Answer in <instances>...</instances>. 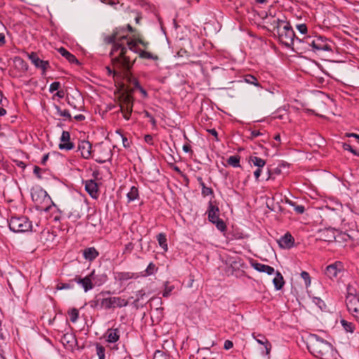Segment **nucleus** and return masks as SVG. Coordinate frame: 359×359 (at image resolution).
I'll use <instances>...</instances> for the list:
<instances>
[{
    "mask_svg": "<svg viewBox=\"0 0 359 359\" xmlns=\"http://www.w3.org/2000/svg\"><path fill=\"white\" fill-rule=\"evenodd\" d=\"M103 41L105 44L112 45L109 55L114 68L119 70H130L134 63V61L127 55L128 48L123 46L121 41L127 39V36H123L118 39L117 32H112V34L107 35L102 34Z\"/></svg>",
    "mask_w": 359,
    "mask_h": 359,
    "instance_id": "1",
    "label": "nucleus"
},
{
    "mask_svg": "<svg viewBox=\"0 0 359 359\" xmlns=\"http://www.w3.org/2000/svg\"><path fill=\"white\" fill-rule=\"evenodd\" d=\"M267 23L271 27V29L267 28V30L271 32L273 36L277 37L280 43L286 48H292L295 39L302 42V40L296 36L290 22L285 17L280 19L271 16Z\"/></svg>",
    "mask_w": 359,
    "mask_h": 359,
    "instance_id": "2",
    "label": "nucleus"
},
{
    "mask_svg": "<svg viewBox=\"0 0 359 359\" xmlns=\"http://www.w3.org/2000/svg\"><path fill=\"white\" fill-rule=\"evenodd\" d=\"M306 347L312 355L320 359H337V352L333 346L317 334L309 337Z\"/></svg>",
    "mask_w": 359,
    "mask_h": 359,
    "instance_id": "3",
    "label": "nucleus"
},
{
    "mask_svg": "<svg viewBox=\"0 0 359 359\" xmlns=\"http://www.w3.org/2000/svg\"><path fill=\"white\" fill-rule=\"evenodd\" d=\"M31 196L38 210L48 212L52 206H55L46 191L40 187L31 189Z\"/></svg>",
    "mask_w": 359,
    "mask_h": 359,
    "instance_id": "4",
    "label": "nucleus"
},
{
    "mask_svg": "<svg viewBox=\"0 0 359 359\" xmlns=\"http://www.w3.org/2000/svg\"><path fill=\"white\" fill-rule=\"evenodd\" d=\"M220 210L218 203L216 201L210 200L208 202L206 214L208 215V221L215 224L217 229L220 231H224L226 229V225L224 221L219 218Z\"/></svg>",
    "mask_w": 359,
    "mask_h": 359,
    "instance_id": "5",
    "label": "nucleus"
},
{
    "mask_svg": "<svg viewBox=\"0 0 359 359\" xmlns=\"http://www.w3.org/2000/svg\"><path fill=\"white\" fill-rule=\"evenodd\" d=\"M8 226L11 231L15 233L36 231V229H33L32 222L25 216L11 217L8 220Z\"/></svg>",
    "mask_w": 359,
    "mask_h": 359,
    "instance_id": "6",
    "label": "nucleus"
},
{
    "mask_svg": "<svg viewBox=\"0 0 359 359\" xmlns=\"http://www.w3.org/2000/svg\"><path fill=\"white\" fill-rule=\"evenodd\" d=\"M119 110L126 120H129L133 112L134 99L129 93H123L118 97Z\"/></svg>",
    "mask_w": 359,
    "mask_h": 359,
    "instance_id": "7",
    "label": "nucleus"
},
{
    "mask_svg": "<svg viewBox=\"0 0 359 359\" xmlns=\"http://www.w3.org/2000/svg\"><path fill=\"white\" fill-rule=\"evenodd\" d=\"M128 302L121 297H110L102 298L100 301V309L109 310L116 307L122 308L127 306Z\"/></svg>",
    "mask_w": 359,
    "mask_h": 359,
    "instance_id": "8",
    "label": "nucleus"
},
{
    "mask_svg": "<svg viewBox=\"0 0 359 359\" xmlns=\"http://www.w3.org/2000/svg\"><path fill=\"white\" fill-rule=\"evenodd\" d=\"M89 276L92 280L93 285L95 287H100L104 285L108 280L107 270L102 268L93 269Z\"/></svg>",
    "mask_w": 359,
    "mask_h": 359,
    "instance_id": "9",
    "label": "nucleus"
},
{
    "mask_svg": "<svg viewBox=\"0 0 359 359\" xmlns=\"http://www.w3.org/2000/svg\"><path fill=\"white\" fill-rule=\"evenodd\" d=\"M27 55L34 67L37 69H40L42 71L41 74L45 75L47 69L50 67L49 62L40 59L36 52H31L30 53H27Z\"/></svg>",
    "mask_w": 359,
    "mask_h": 359,
    "instance_id": "10",
    "label": "nucleus"
},
{
    "mask_svg": "<svg viewBox=\"0 0 359 359\" xmlns=\"http://www.w3.org/2000/svg\"><path fill=\"white\" fill-rule=\"evenodd\" d=\"M344 270V266L342 262L336 261L334 263L326 266L325 275L331 280L337 278L338 274Z\"/></svg>",
    "mask_w": 359,
    "mask_h": 359,
    "instance_id": "11",
    "label": "nucleus"
},
{
    "mask_svg": "<svg viewBox=\"0 0 359 359\" xmlns=\"http://www.w3.org/2000/svg\"><path fill=\"white\" fill-rule=\"evenodd\" d=\"M346 305L348 312L355 319V315L359 313V296H346Z\"/></svg>",
    "mask_w": 359,
    "mask_h": 359,
    "instance_id": "12",
    "label": "nucleus"
},
{
    "mask_svg": "<svg viewBox=\"0 0 359 359\" xmlns=\"http://www.w3.org/2000/svg\"><path fill=\"white\" fill-rule=\"evenodd\" d=\"M74 281L83 289L85 292H87L94 288L92 280L89 274L85 277H81V276L76 275L74 277Z\"/></svg>",
    "mask_w": 359,
    "mask_h": 359,
    "instance_id": "13",
    "label": "nucleus"
},
{
    "mask_svg": "<svg viewBox=\"0 0 359 359\" xmlns=\"http://www.w3.org/2000/svg\"><path fill=\"white\" fill-rule=\"evenodd\" d=\"M317 48L316 52L318 53L320 51H328L333 52L331 43H333L332 41L329 40L327 38L318 36H317Z\"/></svg>",
    "mask_w": 359,
    "mask_h": 359,
    "instance_id": "14",
    "label": "nucleus"
},
{
    "mask_svg": "<svg viewBox=\"0 0 359 359\" xmlns=\"http://www.w3.org/2000/svg\"><path fill=\"white\" fill-rule=\"evenodd\" d=\"M335 229L333 228H325L318 231L319 239L325 242L331 243L335 241Z\"/></svg>",
    "mask_w": 359,
    "mask_h": 359,
    "instance_id": "15",
    "label": "nucleus"
},
{
    "mask_svg": "<svg viewBox=\"0 0 359 359\" xmlns=\"http://www.w3.org/2000/svg\"><path fill=\"white\" fill-rule=\"evenodd\" d=\"M250 262L251 266L259 272L266 273L268 275H272L275 273L273 267L269 265L263 264L254 259L250 260Z\"/></svg>",
    "mask_w": 359,
    "mask_h": 359,
    "instance_id": "16",
    "label": "nucleus"
},
{
    "mask_svg": "<svg viewBox=\"0 0 359 359\" xmlns=\"http://www.w3.org/2000/svg\"><path fill=\"white\" fill-rule=\"evenodd\" d=\"M278 243L280 248L290 249L294 244V238L289 232H287L280 238L278 241Z\"/></svg>",
    "mask_w": 359,
    "mask_h": 359,
    "instance_id": "17",
    "label": "nucleus"
},
{
    "mask_svg": "<svg viewBox=\"0 0 359 359\" xmlns=\"http://www.w3.org/2000/svg\"><path fill=\"white\" fill-rule=\"evenodd\" d=\"M91 144L87 140H82L79 143L78 151L83 158L88 159L91 155Z\"/></svg>",
    "mask_w": 359,
    "mask_h": 359,
    "instance_id": "18",
    "label": "nucleus"
},
{
    "mask_svg": "<svg viewBox=\"0 0 359 359\" xmlns=\"http://www.w3.org/2000/svg\"><path fill=\"white\" fill-rule=\"evenodd\" d=\"M85 189L93 198L98 197V186L94 180L85 182Z\"/></svg>",
    "mask_w": 359,
    "mask_h": 359,
    "instance_id": "19",
    "label": "nucleus"
},
{
    "mask_svg": "<svg viewBox=\"0 0 359 359\" xmlns=\"http://www.w3.org/2000/svg\"><path fill=\"white\" fill-rule=\"evenodd\" d=\"M57 235L53 231L43 229L41 232L40 240L41 241L48 246L54 243L56 239Z\"/></svg>",
    "mask_w": 359,
    "mask_h": 359,
    "instance_id": "20",
    "label": "nucleus"
},
{
    "mask_svg": "<svg viewBox=\"0 0 359 359\" xmlns=\"http://www.w3.org/2000/svg\"><path fill=\"white\" fill-rule=\"evenodd\" d=\"M106 341L109 343H115L119 340L120 331L118 328H109L104 334Z\"/></svg>",
    "mask_w": 359,
    "mask_h": 359,
    "instance_id": "21",
    "label": "nucleus"
},
{
    "mask_svg": "<svg viewBox=\"0 0 359 359\" xmlns=\"http://www.w3.org/2000/svg\"><path fill=\"white\" fill-rule=\"evenodd\" d=\"M99 255V252L94 247L86 248L83 250V258L89 262L94 261Z\"/></svg>",
    "mask_w": 359,
    "mask_h": 359,
    "instance_id": "22",
    "label": "nucleus"
},
{
    "mask_svg": "<svg viewBox=\"0 0 359 359\" xmlns=\"http://www.w3.org/2000/svg\"><path fill=\"white\" fill-rule=\"evenodd\" d=\"M60 341L64 346H68L73 348L77 342L75 334L72 333H65L61 337Z\"/></svg>",
    "mask_w": 359,
    "mask_h": 359,
    "instance_id": "23",
    "label": "nucleus"
},
{
    "mask_svg": "<svg viewBox=\"0 0 359 359\" xmlns=\"http://www.w3.org/2000/svg\"><path fill=\"white\" fill-rule=\"evenodd\" d=\"M102 156L97 157L95 160L99 163H104L108 161H110L112 158V152L109 147H100Z\"/></svg>",
    "mask_w": 359,
    "mask_h": 359,
    "instance_id": "24",
    "label": "nucleus"
},
{
    "mask_svg": "<svg viewBox=\"0 0 359 359\" xmlns=\"http://www.w3.org/2000/svg\"><path fill=\"white\" fill-rule=\"evenodd\" d=\"M58 52L60 55L66 58L70 63L80 65L79 61L77 60L76 56L69 52L66 48L61 47L58 48Z\"/></svg>",
    "mask_w": 359,
    "mask_h": 359,
    "instance_id": "25",
    "label": "nucleus"
},
{
    "mask_svg": "<svg viewBox=\"0 0 359 359\" xmlns=\"http://www.w3.org/2000/svg\"><path fill=\"white\" fill-rule=\"evenodd\" d=\"M13 62L16 69L23 72H27L29 69V65L26 61H25L22 57L19 56H16L13 59Z\"/></svg>",
    "mask_w": 359,
    "mask_h": 359,
    "instance_id": "26",
    "label": "nucleus"
},
{
    "mask_svg": "<svg viewBox=\"0 0 359 359\" xmlns=\"http://www.w3.org/2000/svg\"><path fill=\"white\" fill-rule=\"evenodd\" d=\"M273 283L274 287L276 290H281L285 285V280H284L283 276L280 273V272H279L278 271H277L276 272V276L273 279Z\"/></svg>",
    "mask_w": 359,
    "mask_h": 359,
    "instance_id": "27",
    "label": "nucleus"
},
{
    "mask_svg": "<svg viewBox=\"0 0 359 359\" xmlns=\"http://www.w3.org/2000/svg\"><path fill=\"white\" fill-rule=\"evenodd\" d=\"M134 277V273L131 272H116L115 278L121 283L130 280Z\"/></svg>",
    "mask_w": 359,
    "mask_h": 359,
    "instance_id": "28",
    "label": "nucleus"
},
{
    "mask_svg": "<svg viewBox=\"0 0 359 359\" xmlns=\"http://www.w3.org/2000/svg\"><path fill=\"white\" fill-rule=\"evenodd\" d=\"M137 54L142 59L151 60L154 61L158 60V56L157 55H154L152 53L148 52L145 50L140 49V50H137Z\"/></svg>",
    "mask_w": 359,
    "mask_h": 359,
    "instance_id": "29",
    "label": "nucleus"
},
{
    "mask_svg": "<svg viewBox=\"0 0 359 359\" xmlns=\"http://www.w3.org/2000/svg\"><path fill=\"white\" fill-rule=\"evenodd\" d=\"M138 44L139 43L137 42V36H136L135 34L132 39L128 41L127 45L128 48H127L134 52L135 53H137V50H140V48H137Z\"/></svg>",
    "mask_w": 359,
    "mask_h": 359,
    "instance_id": "30",
    "label": "nucleus"
},
{
    "mask_svg": "<svg viewBox=\"0 0 359 359\" xmlns=\"http://www.w3.org/2000/svg\"><path fill=\"white\" fill-rule=\"evenodd\" d=\"M156 239L161 248L166 252L168 250V243L166 235L164 233H160L156 236Z\"/></svg>",
    "mask_w": 359,
    "mask_h": 359,
    "instance_id": "31",
    "label": "nucleus"
},
{
    "mask_svg": "<svg viewBox=\"0 0 359 359\" xmlns=\"http://www.w3.org/2000/svg\"><path fill=\"white\" fill-rule=\"evenodd\" d=\"M158 270V268L153 262H150L147 269L141 272V276L143 277L149 276L154 274Z\"/></svg>",
    "mask_w": 359,
    "mask_h": 359,
    "instance_id": "32",
    "label": "nucleus"
},
{
    "mask_svg": "<svg viewBox=\"0 0 359 359\" xmlns=\"http://www.w3.org/2000/svg\"><path fill=\"white\" fill-rule=\"evenodd\" d=\"M139 198V191L138 189L133 186L131 187L129 192L127 194V198L128 202L134 201L135 200Z\"/></svg>",
    "mask_w": 359,
    "mask_h": 359,
    "instance_id": "33",
    "label": "nucleus"
},
{
    "mask_svg": "<svg viewBox=\"0 0 359 359\" xmlns=\"http://www.w3.org/2000/svg\"><path fill=\"white\" fill-rule=\"evenodd\" d=\"M249 162L257 168H264L266 165V161L257 156H250Z\"/></svg>",
    "mask_w": 359,
    "mask_h": 359,
    "instance_id": "34",
    "label": "nucleus"
},
{
    "mask_svg": "<svg viewBox=\"0 0 359 359\" xmlns=\"http://www.w3.org/2000/svg\"><path fill=\"white\" fill-rule=\"evenodd\" d=\"M240 160H241V157L238 155L231 156L227 159V163L229 165H230L233 168H240L241 167Z\"/></svg>",
    "mask_w": 359,
    "mask_h": 359,
    "instance_id": "35",
    "label": "nucleus"
},
{
    "mask_svg": "<svg viewBox=\"0 0 359 359\" xmlns=\"http://www.w3.org/2000/svg\"><path fill=\"white\" fill-rule=\"evenodd\" d=\"M286 203L294 208V211L298 214H303L305 212V208L302 205H299L296 202L287 199Z\"/></svg>",
    "mask_w": 359,
    "mask_h": 359,
    "instance_id": "36",
    "label": "nucleus"
},
{
    "mask_svg": "<svg viewBox=\"0 0 359 359\" xmlns=\"http://www.w3.org/2000/svg\"><path fill=\"white\" fill-rule=\"evenodd\" d=\"M54 108L56 110V113L57 115L65 117V118L71 121L72 119V117L67 109L62 110L60 107L56 104H54Z\"/></svg>",
    "mask_w": 359,
    "mask_h": 359,
    "instance_id": "37",
    "label": "nucleus"
},
{
    "mask_svg": "<svg viewBox=\"0 0 359 359\" xmlns=\"http://www.w3.org/2000/svg\"><path fill=\"white\" fill-rule=\"evenodd\" d=\"M281 173H282V170H281L280 166H278L273 169L268 168H267L268 177H267L266 180H271V179L274 180L275 177H273V175H279Z\"/></svg>",
    "mask_w": 359,
    "mask_h": 359,
    "instance_id": "38",
    "label": "nucleus"
},
{
    "mask_svg": "<svg viewBox=\"0 0 359 359\" xmlns=\"http://www.w3.org/2000/svg\"><path fill=\"white\" fill-rule=\"evenodd\" d=\"M341 324L342 327H344V329L347 332L353 333L354 332L355 328V325L354 323L342 319L341 320Z\"/></svg>",
    "mask_w": 359,
    "mask_h": 359,
    "instance_id": "39",
    "label": "nucleus"
},
{
    "mask_svg": "<svg viewBox=\"0 0 359 359\" xmlns=\"http://www.w3.org/2000/svg\"><path fill=\"white\" fill-rule=\"evenodd\" d=\"M96 353L99 359H105V348L100 343H95Z\"/></svg>",
    "mask_w": 359,
    "mask_h": 359,
    "instance_id": "40",
    "label": "nucleus"
},
{
    "mask_svg": "<svg viewBox=\"0 0 359 359\" xmlns=\"http://www.w3.org/2000/svg\"><path fill=\"white\" fill-rule=\"evenodd\" d=\"M74 278L70 280L68 283H60L57 285L58 290L73 289L74 287Z\"/></svg>",
    "mask_w": 359,
    "mask_h": 359,
    "instance_id": "41",
    "label": "nucleus"
},
{
    "mask_svg": "<svg viewBox=\"0 0 359 359\" xmlns=\"http://www.w3.org/2000/svg\"><path fill=\"white\" fill-rule=\"evenodd\" d=\"M244 81L249 84L254 85L255 86H260L257 79L253 75H245L244 77Z\"/></svg>",
    "mask_w": 359,
    "mask_h": 359,
    "instance_id": "42",
    "label": "nucleus"
},
{
    "mask_svg": "<svg viewBox=\"0 0 359 359\" xmlns=\"http://www.w3.org/2000/svg\"><path fill=\"white\" fill-rule=\"evenodd\" d=\"M175 287L172 285H170L169 282H165L164 284V290L163 292V297H168L172 291L174 290Z\"/></svg>",
    "mask_w": 359,
    "mask_h": 359,
    "instance_id": "43",
    "label": "nucleus"
},
{
    "mask_svg": "<svg viewBox=\"0 0 359 359\" xmlns=\"http://www.w3.org/2000/svg\"><path fill=\"white\" fill-rule=\"evenodd\" d=\"M102 298L100 297V296L97 294L95 297V298L90 301L88 302V304L90 306V308L95 309H100V301Z\"/></svg>",
    "mask_w": 359,
    "mask_h": 359,
    "instance_id": "44",
    "label": "nucleus"
},
{
    "mask_svg": "<svg viewBox=\"0 0 359 359\" xmlns=\"http://www.w3.org/2000/svg\"><path fill=\"white\" fill-rule=\"evenodd\" d=\"M58 147L60 150L70 151L75 147V145L69 140V142L60 143Z\"/></svg>",
    "mask_w": 359,
    "mask_h": 359,
    "instance_id": "45",
    "label": "nucleus"
},
{
    "mask_svg": "<svg viewBox=\"0 0 359 359\" xmlns=\"http://www.w3.org/2000/svg\"><path fill=\"white\" fill-rule=\"evenodd\" d=\"M68 314L69 316V318H70V320L72 322V323H76L79 318V310L76 308H73L71 310H69L68 311Z\"/></svg>",
    "mask_w": 359,
    "mask_h": 359,
    "instance_id": "46",
    "label": "nucleus"
},
{
    "mask_svg": "<svg viewBox=\"0 0 359 359\" xmlns=\"http://www.w3.org/2000/svg\"><path fill=\"white\" fill-rule=\"evenodd\" d=\"M313 302L319 307V309L322 311L325 310L327 308V305L325 302L321 299L320 297H314L313 298Z\"/></svg>",
    "mask_w": 359,
    "mask_h": 359,
    "instance_id": "47",
    "label": "nucleus"
},
{
    "mask_svg": "<svg viewBox=\"0 0 359 359\" xmlns=\"http://www.w3.org/2000/svg\"><path fill=\"white\" fill-rule=\"evenodd\" d=\"M66 100L67 104L73 109L80 110L81 106H78L75 102V98L73 96L67 95Z\"/></svg>",
    "mask_w": 359,
    "mask_h": 359,
    "instance_id": "48",
    "label": "nucleus"
},
{
    "mask_svg": "<svg viewBox=\"0 0 359 359\" xmlns=\"http://www.w3.org/2000/svg\"><path fill=\"white\" fill-rule=\"evenodd\" d=\"M136 36H137V42L139 44L142 46L145 49H147L150 45V43L143 39L142 34H137Z\"/></svg>",
    "mask_w": 359,
    "mask_h": 359,
    "instance_id": "49",
    "label": "nucleus"
},
{
    "mask_svg": "<svg viewBox=\"0 0 359 359\" xmlns=\"http://www.w3.org/2000/svg\"><path fill=\"white\" fill-rule=\"evenodd\" d=\"M306 40V42L313 48V50L314 52H316V48H317V37L314 39H312L311 36H306L304 38Z\"/></svg>",
    "mask_w": 359,
    "mask_h": 359,
    "instance_id": "50",
    "label": "nucleus"
},
{
    "mask_svg": "<svg viewBox=\"0 0 359 359\" xmlns=\"http://www.w3.org/2000/svg\"><path fill=\"white\" fill-rule=\"evenodd\" d=\"M153 359H170L169 355L161 351H156Z\"/></svg>",
    "mask_w": 359,
    "mask_h": 359,
    "instance_id": "51",
    "label": "nucleus"
},
{
    "mask_svg": "<svg viewBox=\"0 0 359 359\" xmlns=\"http://www.w3.org/2000/svg\"><path fill=\"white\" fill-rule=\"evenodd\" d=\"M253 337L257 343L262 345H265L269 341L266 337L261 334H259L257 336H255V334H253Z\"/></svg>",
    "mask_w": 359,
    "mask_h": 359,
    "instance_id": "52",
    "label": "nucleus"
},
{
    "mask_svg": "<svg viewBox=\"0 0 359 359\" xmlns=\"http://www.w3.org/2000/svg\"><path fill=\"white\" fill-rule=\"evenodd\" d=\"M301 277L304 279V283L306 287L311 285V277L308 272L302 271L301 273Z\"/></svg>",
    "mask_w": 359,
    "mask_h": 359,
    "instance_id": "53",
    "label": "nucleus"
},
{
    "mask_svg": "<svg viewBox=\"0 0 359 359\" xmlns=\"http://www.w3.org/2000/svg\"><path fill=\"white\" fill-rule=\"evenodd\" d=\"M61 86V84L60 82L58 81H54L50 85V87H49V92L50 93H53L55 91H57L59 90Z\"/></svg>",
    "mask_w": 359,
    "mask_h": 359,
    "instance_id": "54",
    "label": "nucleus"
},
{
    "mask_svg": "<svg viewBox=\"0 0 359 359\" xmlns=\"http://www.w3.org/2000/svg\"><path fill=\"white\" fill-rule=\"evenodd\" d=\"M70 140V133L68 131L64 130L60 137V143L69 142Z\"/></svg>",
    "mask_w": 359,
    "mask_h": 359,
    "instance_id": "55",
    "label": "nucleus"
},
{
    "mask_svg": "<svg viewBox=\"0 0 359 359\" xmlns=\"http://www.w3.org/2000/svg\"><path fill=\"white\" fill-rule=\"evenodd\" d=\"M296 28L302 34H305L308 32L307 26L304 23L297 25Z\"/></svg>",
    "mask_w": 359,
    "mask_h": 359,
    "instance_id": "56",
    "label": "nucleus"
},
{
    "mask_svg": "<svg viewBox=\"0 0 359 359\" xmlns=\"http://www.w3.org/2000/svg\"><path fill=\"white\" fill-rule=\"evenodd\" d=\"M42 171H45V170H43L42 168H39V166L37 165H34V170H33V172L34 174L36 175V177L39 179V180H41L43 177L41 175V172Z\"/></svg>",
    "mask_w": 359,
    "mask_h": 359,
    "instance_id": "57",
    "label": "nucleus"
},
{
    "mask_svg": "<svg viewBox=\"0 0 359 359\" xmlns=\"http://www.w3.org/2000/svg\"><path fill=\"white\" fill-rule=\"evenodd\" d=\"M126 32H129L132 34V36L133 37L134 35L137 34H141L140 31H138L137 29L133 27L130 24H128L126 26Z\"/></svg>",
    "mask_w": 359,
    "mask_h": 359,
    "instance_id": "58",
    "label": "nucleus"
},
{
    "mask_svg": "<svg viewBox=\"0 0 359 359\" xmlns=\"http://www.w3.org/2000/svg\"><path fill=\"white\" fill-rule=\"evenodd\" d=\"M201 194L203 196H206L208 195H213L214 192L212 188L204 187L203 189L201 190Z\"/></svg>",
    "mask_w": 359,
    "mask_h": 359,
    "instance_id": "59",
    "label": "nucleus"
},
{
    "mask_svg": "<svg viewBox=\"0 0 359 359\" xmlns=\"http://www.w3.org/2000/svg\"><path fill=\"white\" fill-rule=\"evenodd\" d=\"M144 116L145 117L149 118V121L151 123V125L153 126H156V121L154 118V117L147 111H144Z\"/></svg>",
    "mask_w": 359,
    "mask_h": 359,
    "instance_id": "60",
    "label": "nucleus"
},
{
    "mask_svg": "<svg viewBox=\"0 0 359 359\" xmlns=\"http://www.w3.org/2000/svg\"><path fill=\"white\" fill-rule=\"evenodd\" d=\"M146 293L144 290H140L136 292V297L137 299L135 302H139L141 299H144V297L145 296Z\"/></svg>",
    "mask_w": 359,
    "mask_h": 359,
    "instance_id": "61",
    "label": "nucleus"
},
{
    "mask_svg": "<svg viewBox=\"0 0 359 359\" xmlns=\"http://www.w3.org/2000/svg\"><path fill=\"white\" fill-rule=\"evenodd\" d=\"M346 290H347V294L346 296H349V294H351L353 296H358L357 294H356V291H355V289H354L352 286H351L350 285H348L346 287Z\"/></svg>",
    "mask_w": 359,
    "mask_h": 359,
    "instance_id": "62",
    "label": "nucleus"
},
{
    "mask_svg": "<svg viewBox=\"0 0 359 359\" xmlns=\"http://www.w3.org/2000/svg\"><path fill=\"white\" fill-rule=\"evenodd\" d=\"M13 161L15 164V165L22 168L23 170L25 169L26 164L23 161L17 159H14Z\"/></svg>",
    "mask_w": 359,
    "mask_h": 359,
    "instance_id": "63",
    "label": "nucleus"
},
{
    "mask_svg": "<svg viewBox=\"0 0 359 359\" xmlns=\"http://www.w3.org/2000/svg\"><path fill=\"white\" fill-rule=\"evenodd\" d=\"M233 341H232L227 339V340H226V341H224V348L225 350H229V349H231V348H233Z\"/></svg>",
    "mask_w": 359,
    "mask_h": 359,
    "instance_id": "64",
    "label": "nucleus"
}]
</instances>
